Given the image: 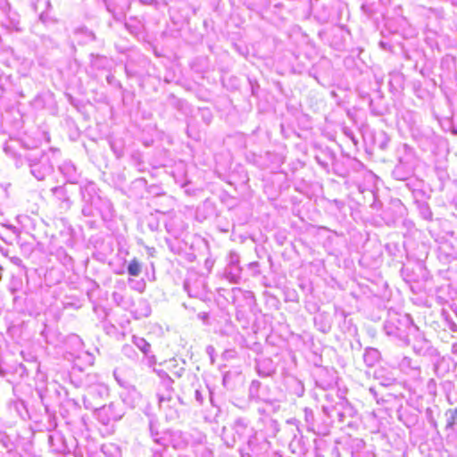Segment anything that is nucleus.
Returning <instances> with one entry per match:
<instances>
[{
    "label": "nucleus",
    "instance_id": "3",
    "mask_svg": "<svg viewBox=\"0 0 457 457\" xmlns=\"http://www.w3.org/2000/svg\"><path fill=\"white\" fill-rule=\"evenodd\" d=\"M97 420L104 425L120 420L124 415L123 405L120 403H111L104 405L96 411Z\"/></svg>",
    "mask_w": 457,
    "mask_h": 457
},
{
    "label": "nucleus",
    "instance_id": "8",
    "mask_svg": "<svg viewBox=\"0 0 457 457\" xmlns=\"http://www.w3.org/2000/svg\"><path fill=\"white\" fill-rule=\"evenodd\" d=\"M380 360V353L376 348L369 347L365 349L363 361L368 367L375 366Z\"/></svg>",
    "mask_w": 457,
    "mask_h": 457
},
{
    "label": "nucleus",
    "instance_id": "4",
    "mask_svg": "<svg viewBox=\"0 0 457 457\" xmlns=\"http://www.w3.org/2000/svg\"><path fill=\"white\" fill-rule=\"evenodd\" d=\"M240 274L239 256L236 253H230L228 264L225 269V276L230 282L237 283L240 278Z\"/></svg>",
    "mask_w": 457,
    "mask_h": 457
},
{
    "label": "nucleus",
    "instance_id": "10",
    "mask_svg": "<svg viewBox=\"0 0 457 457\" xmlns=\"http://www.w3.org/2000/svg\"><path fill=\"white\" fill-rule=\"evenodd\" d=\"M54 195L62 201V208H69L71 206L70 199L67 196L66 190L63 187H55L52 189Z\"/></svg>",
    "mask_w": 457,
    "mask_h": 457
},
{
    "label": "nucleus",
    "instance_id": "19",
    "mask_svg": "<svg viewBox=\"0 0 457 457\" xmlns=\"http://www.w3.org/2000/svg\"><path fill=\"white\" fill-rule=\"evenodd\" d=\"M85 356H86V359H87V361L89 365H92L93 362H94V357L93 355H91L90 353H85Z\"/></svg>",
    "mask_w": 457,
    "mask_h": 457
},
{
    "label": "nucleus",
    "instance_id": "7",
    "mask_svg": "<svg viewBox=\"0 0 457 457\" xmlns=\"http://www.w3.org/2000/svg\"><path fill=\"white\" fill-rule=\"evenodd\" d=\"M132 342L151 361L154 362V356L150 355L151 345L145 338L133 336Z\"/></svg>",
    "mask_w": 457,
    "mask_h": 457
},
{
    "label": "nucleus",
    "instance_id": "9",
    "mask_svg": "<svg viewBox=\"0 0 457 457\" xmlns=\"http://www.w3.org/2000/svg\"><path fill=\"white\" fill-rule=\"evenodd\" d=\"M59 170L69 182H73L76 179V167L71 162H63Z\"/></svg>",
    "mask_w": 457,
    "mask_h": 457
},
{
    "label": "nucleus",
    "instance_id": "14",
    "mask_svg": "<svg viewBox=\"0 0 457 457\" xmlns=\"http://www.w3.org/2000/svg\"><path fill=\"white\" fill-rule=\"evenodd\" d=\"M247 428V424L245 422L244 420L238 419L235 422V429L236 432L241 436L244 433V430H245Z\"/></svg>",
    "mask_w": 457,
    "mask_h": 457
},
{
    "label": "nucleus",
    "instance_id": "13",
    "mask_svg": "<svg viewBox=\"0 0 457 457\" xmlns=\"http://www.w3.org/2000/svg\"><path fill=\"white\" fill-rule=\"evenodd\" d=\"M129 284L130 285V287L133 289V290H136V291H138V292H143L145 290V283L144 282V280H135V279H132V278H129Z\"/></svg>",
    "mask_w": 457,
    "mask_h": 457
},
{
    "label": "nucleus",
    "instance_id": "6",
    "mask_svg": "<svg viewBox=\"0 0 457 457\" xmlns=\"http://www.w3.org/2000/svg\"><path fill=\"white\" fill-rule=\"evenodd\" d=\"M131 313L137 320L146 318L151 314V306L146 300L141 298L131 310Z\"/></svg>",
    "mask_w": 457,
    "mask_h": 457
},
{
    "label": "nucleus",
    "instance_id": "1",
    "mask_svg": "<svg viewBox=\"0 0 457 457\" xmlns=\"http://www.w3.org/2000/svg\"><path fill=\"white\" fill-rule=\"evenodd\" d=\"M411 320L408 315L394 314L386 321L384 329L386 335L406 342L408 337L407 330L411 329Z\"/></svg>",
    "mask_w": 457,
    "mask_h": 457
},
{
    "label": "nucleus",
    "instance_id": "2",
    "mask_svg": "<svg viewBox=\"0 0 457 457\" xmlns=\"http://www.w3.org/2000/svg\"><path fill=\"white\" fill-rule=\"evenodd\" d=\"M108 396V387L103 384L90 386L83 396L84 407L87 410L96 411L102 406Z\"/></svg>",
    "mask_w": 457,
    "mask_h": 457
},
{
    "label": "nucleus",
    "instance_id": "11",
    "mask_svg": "<svg viewBox=\"0 0 457 457\" xmlns=\"http://www.w3.org/2000/svg\"><path fill=\"white\" fill-rule=\"evenodd\" d=\"M128 272L130 276L137 277L142 272V265L139 261L134 258L128 266Z\"/></svg>",
    "mask_w": 457,
    "mask_h": 457
},
{
    "label": "nucleus",
    "instance_id": "16",
    "mask_svg": "<svg viewBox=\"0 0 457 457\" xmlns=\"http://www.w3.org/2000/svg\"><path fill=\"white\" fill-rule=\"evenodd\" d=\"M171 399L170 394L169 393L166 396L159 395V404L160 408H163L164 404L170 402Z\"/></svg>",
    "mask_w": 457,
    "mask_h": 457
},
{
    "label": "nucleus",
    "instance_id": "20",
    "mask_svg": "<svg viewBox=\"0 0 457 457\" xmlns=\"http://www.w3.org/2000/svg\"><path fill=\"white\" fill-rule=\"evenodd\" d=\"M172 382H173V381H172V379H171L170 377H167V378H165V379L162 381V383H163L164 386H165V387H167V388H168L169 386H170V385L172 384Z\"/></svg>",
    "mask_w": 457,
    "mask_h": 457
},
{
    "label": "nucleus",
    "instance_id": "21",
    "mask_svg": "<svg viewBox=\"0 0 457 457\" xmlns=\"http://www.w3.org/2000/svg\"><path fill=\"white\" fill-rule=\"evenodd\" d=\"M260 385V383L258 381H253L251 385V391L253 390V387H258Z\"/></svg>",
    "mask_w": 457,
    "mask_h": 457
},
{
    "label": "nucleus",
    "instance_id": "18",
    "mask_svg": "<svg viewBox=\"0 0 457 457\" xmlns=\"http://www.w3.org/2000/svg\"><path fill=\"white\" fill-rule=\"evenodd\" d=\"M122 352L124 354L130 356V354L133 353V349L130 345H124Z\"/></svg>",
    "mask_w": 457,
    "mask_h": 457
},
{
    "label": "nucleus",
    "instance_id": "12",
    "mask_svg": "<svg viewBox=\"0 0 457 457\" xmlns=\"http://www.w3.org/2000/svg\"><path fill=\"white\" fill-rule=\"evenodd\" d=\"M445 415L448 417L446 428H453L457 422V415L454 414V411L453 410H448L445 412Z\"/></svg>",
    "mask_w": 457,
    "mask_h": 457
},
{
    "label": "nucleus",
    "instance_id": "17",
    "mask_svg": "<svg viewBox=\"0 0 457 457\" xmlns=\"http://www.w3.org/2000/svg\"><path fill=\"white\" fill-rule=\"evenodd\" d=\"M195 400H196L200 404H202V403H203V402H204V396H203L202 393H201L198 389H196V390L195 391Z\"/></svg>",
    "mask_w": 457,
    "mask_h": 457
},
{
    "label": "nucleus",
    "instance_id": "15",
    "mask_svg": "<svg viewBox=\"0 0 457 457\" xmlns=\"http://www.w3.org/2000/svg\"><path fill=\"white\" fill-rule=\"evenodd\" d=\"M112 299L116 303L117 305L122 306L124 308L127 307V303L124 301V296L120 293L114 292L112 294Z\"/></svg>",
    "mask_w": 457,
    "mask_h": 457
},
{
    "label": "nucleus",
    "instance_id": "5",
    "mask_svg": "<svg viewBox=\"0 0 457 457\" xmlns=\"http://www.w3.org/2000/svg\"><path fill=\"white\" fill-rule=\"evenodd\" d=\"M52 171V166L47 158L30 164V173L39 181L44 180Z\"/></svg>",
    "mask_w": 457,
    "mask_h": 457
}]
</instances>
